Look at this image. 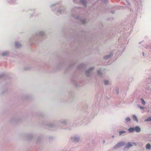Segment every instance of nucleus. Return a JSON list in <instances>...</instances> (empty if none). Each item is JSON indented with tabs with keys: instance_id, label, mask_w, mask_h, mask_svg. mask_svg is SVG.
<instances>
[{
	"instance_id": "8",
	"label": "nucleus",
	"mask_w": 151,
	"mask_h": 151,
	"mask_svg": "<svg viewBox=\"0 0 151 151\" xmlns=\"http://www.w3.org/2000/svg\"><path fill=\"white\" fill-rule=\"evenodd\" d=\"M132 117L133 119L136 122H138L137 117L135 115H132Z\"/></svg>"
},
{
	"instance_id": "19",
	"label": "nucleus",
	"mask_w": 151,
	"mask_h": 151,
	"mask_svg": "<svg viewBox=\"0 0 151 151\" xmlns=\"http://www.w3.org/2000/svg\"><path fill=\"white\" fill-rule=\"evenodd\" d=\"M140 100H141L142 104L143 105H145V102L143 98H141Z\"/></svg>"
},
{
	"instance_id": "3",
	"label": "nucleus",
	"mask_w": 151,
	"mask_h": 151,
	"mask_svg": "<svg viewBox=\"0 0 151 151\" xmlns=\"http://www.w3.org/2000/svg\"><path fill=\"white\" fill-rule=\"evenodd\" d=\"M94 69V68L92 67L90 68L88 70L86 71V74L87 76H89L91 74L92 70Z\"/></svg>"
},
{
	"instance_id": "2",
	"label": "nucleus",
	"mask_w": 151,
	"mask_h": 151,
	"mask_svg": "<svg viewBox=\"0 0 151 151\" xmlns=\"http://www.w3.org/2000/svg\"><path fill=\"white\" fill-rule=\"evenodd\" d=\"M134 145L136 146V143L134 142H128L125 145V148L123 149V150H124L125 148H129Z\"/></svg>"
},
{
	"instance_id": "20",
	"label": "nucleus",
	"mask_w": 151,
	"mask_h": 151,
	"mask_svg": "<svg viewBox=\"0 0 151 151\" xmlns=\"http://www.w3.org/2000/svg\"><path fill=\"white\" fill-rule=\"evenodd\" d=\"M104 84L106 85H107L109 83V81L107 80H104Z\"/></svg>"
},
{
	"instance_id": "28",
	"label": "nucleus",
	"mask_w": 151,
	"mask_h": 151,
	"mask_svg": "<svg viewBox=\"0 0 151 151\" xmlns=\"http://www.w3.org/2000/svg\"><path fill=\"white\" fill-rule=\"evenodd\" d=\"M3 76V74H0V78L1 77Z\"/></svg>"
},
{
	"instance_id": "5",
	"label": "nucleus",
	"mask_w": 151,
	"mask_h": 151,
	"mask_svg": "<svg viewBox=\"0 0 151 151\" xmlns=\"http://www.w3.org/2000/svg\"><path fill=\"white\" fill-rule=\"evenodd\" d=\"M113 54L112 52H110L108 55L105 56L104 57V59L106 60L108 59L109 58L111 57L112 56Z\"/></svg>"
},
{
	"instance_id": "25",
	"label": "nucleus",
	"mask_w": 151,
	"mask_h": 151,
	"mask_svg": "<svg viewBox=\"0 0 151 151\" xmlns=\"http://www.w3.org/2000/svg\"><path fill=\"white\" fill-rule=\"evenodd\" d=\"M54 125L52 124H50L49 125V126L50 127H52Z\"/></svg>"
},
{
	"instance_id": "24",
	"label": "nucleus",
	"mask_w": 151,
	"mask_h": 151,
	"mask_svg": "<svg viewBox=\"0 0 151 151\" xmlns=\"http://www.w3.org/2000/svg\"><path fill=\"white\" fill-rule=\"evenodd\" d=\"M116 92L117 94H118L119 93V89L118 88H117L116 89Z\"/></svg>"
},
{
	"instance_id": "7",
	"label": "nucleus",
	"mask_w": 151,
	"mask_h": 151,
	"mask_svg": "<svg viewBox=\"0 0 151 151\" xmlns=\"http://www.w3.org/2000/svg\"><path fill=\"white\" fill-rule=\"evenodd\" d=\"M119 136H124L126 134V132L125 131H119Z\"/></svg>"
},
{
	"instance_id": "23",
	"label": "nucleus",
	"mask_w": 151,
	"mask_h": 151,
	"mask_svg": "<svg viewBox=\"0 0 151 151\" xmlns=\"http://www.w3.org/2000/svg\"><path fill=\"white\" fill-rule=\"evenodd\" d=\"M138 107L139 108L141 109H145V107H144L140 106L139 105L138 106Z\"/></svg>"
},
{
	"instance_id": "1",
	"label": "nucleus",
	"mask_w": 151,
	"mask_h": 151,
	"mask_svg": "<svg viewBox=\"0 0 151 151\" xmlns=\"http://www.w3.org/2000/svg\"><path fill=\"white\" fill-rule=\"evenodd\" d=\"M125 145V143L124 141H120L117 143L113 148V149H116L121 147L124 146Z\"/></svg>"
},
{
	"instance_id": "10",
	"label": "nucleus",
	"mask_w": 151,
	"mask_h": 151,
	"mask_svg": "<svg viewBox=\"0 0 151 151\" xmlns=\"http://www.w3.org/2000/svg\"><path fill=\"white\" fill-rule=\"evenodd\" d=\"M128 131L130 133H132L135 131L134 127H130L128 129Z\"/></svg>"
},
{
	"instance_id": "11",
	"label": "nucleus",
	"mask_w": 151,
	"mask_h": 151,
	"mask_svg": "<svg viewBox=\"0 0 151 151\" xmlns=\"http://www.w3.org/2000/svg\"><path fill=\"white\" fill-rule=\"evenodd\" d=\"M145 148L146 149L150 150L151 148V145L150 144L148 143L146 145Z\"/></svg>"
},
{
	"instance_id": "27",
	"label": "nucleus",
	"mask_w": 151,
	"mask_h": 151,
	"mask_svg": "<svg viewBox=\"0 0 151 151\" xmlns=\"http://www.w3.org/2000/svg\"><path fill=\"white\" fill-rule=\"evenodd\" d=\"M83 64H81V65H80V67H82V66H83ZM80 66H79V67H78V68H79L80 69V68H81V67H80Z\"/></svg>"
},
{
	"instance_id": "30",
	"label": "nucleus",
	"mask_w": 151,
	"mask_h": 151,
	"mask_svg": "<svg viewBox=\"0 0 151 151\" xmlns=\"http://www.w3.org/2000/svg\"><path fill=\"white\" fill-rule=\"evenodd\" d=\"M55 4H52L51 5V6H55Z\"/></svg>"
},
{
	"instance_id": "13",
	"label": "nucleus",
	"mask_w": 151,
	"mask_h": 151,
	"mask_svg": "<svg viewBox=\"0 0 151 151\" xmlns=\"http://www.w3.org/2000/svg\"><path fill=\"white\" fill-rule=\"evenodd\" d=\"M15 45L17 47H19L21 46V45L19 42H16L15 43Z\"/></svg>"
},
{
	"instance_id": "29",
	"label": "nucleus",
	"mask_w": 151,
	"mask_h": 151,
	"mask_svg": "<svg viewBox=\"0 0 151 151\" xmlns=\"http://www.w3.org/2000/svg\"><path fill=\"white\" fill-rule=\"evenodd\" d=\"M58 12L59 13H61V11L60 10H58Z\"/></svg>"
},
{
	"instance_id": "18",
	"label": "nucleus",
	"mask_w": 151,
	"mask_h": 151,
	"mask_svg": "<svg viewBox=\"0 0 151 151\" xmlns=\"http://www.w3.org/2000/svg\"><path fill=\"white\" fill-rule=\"evenodd\" d=\"M101 70H98L97 72V75L99 76H101L102 75V73L100 72Z\"/></svg>"
},
{
	"instance_id": "33",
	"label": "nucleus",
	"mask_w": 151,
	"mask_h": 151,
	"mask_svg": "<svg viewBox=\"0 0 151 151\" xmlns=\"http://www.w3.org/2000/svg\"><path fill=\"white\" fill-rule=\"evenodd\" d=\"M111 12H112L113 14H114V12H113L112 11Z\"/></svg>"
},
{
	"instance_id": "31",
	"label": "nucleus",
	"mask_w": 151,
	"mask_h": 151,
	"mask_svg": "<svg viewBox=\"0 0 151 151\" xmlns=\"http://www.w3.org/2000/svg\"><path fill=\"white\" fill-rule=\"evenodd\" d=\"M114 135H112V138H114Z\"/></svg>"
},
{
	"instance_id": "21",
	"label": "nucleus",
	"mask_w": 151,
	"mask_h": 151,
	"mask_svg": "<svg viewBox=\"0 0 151 151\" xmlns=\"http://www.w3.org/2000/svg\"><path fill=\"white\" fill-rule=\"evenodd\" d=\"M17 1L16 0H12L10 2V3L12 4H16Z\"/></svg>"
},
{
	"instance_id": "17",
	"label": "nucleus",
	"mask_w": 151,
	"mask_h": 151,
	"mask_svg": "<svg viewBox=\"0 0 151 151\" xmlns=\"http://www.w3.org/2000/svg\"><path fill=\"white\" fill-rule=\"evenodd\" d=\"M130 119L129 117H128L125 119V121L126 122H128L130 121Z\"/></svg>"
},
{
	"instance_id": "34",
	"label": "nucleus",
	"mask_w": 151,
	"mask_h": 151,
	"mask_svg": "<svg viewBox=\"0 0 151 151\" xmlns=\"http://www.w3.org/2000/svg\"><path fill=\"white\" fill-rule=\"evenodd\" d=\"M61 128H64L62 127Z\"/></svg>"
},
{
	"instance_id": "16",
	"label": "nucleus",
	"mask_w": 151,
	"mask_h": 151,
	"mask_svg": "<svg viewBox=\"0 0 151 151\" xmlns=\"http://www.w3.org/2000/svg\"><path fill=\"white\" fill-rule=\"evenodd\" d=\"M45 34V32L43 31H40L39 32L38 35L39 36H42Z\"/></svg>"
},
{
	"instance_id": "15",
	"label": "nucleus",
	"mask_w": 151,
	"mask_h": 151,
	"mask_svg": "<svg viewBox=\"0 0 151 151\" xmlns=\"http://www.w3.org/2000/svg\"><path fill=\"white\" fill-rule=\"evenodd\" d=\"M144 121L145 122L151 121V116L147 117L144 120Z\"/></svg>"
},
{
	"instance_id": "9",
	"label": "nucleus",
	"mask_w": 151,
	"mask_h": 151,
	"mask_svg": "<svg viewBox=\"0 0 151 151\" xmlns=\"http://www.w3.org/2000/svg\"><path fill=\"white\" fill-rule=\"evenodd\" d=\"M9 52L8 51H4L1 53V55L3 56H6L8 55Z\"/></svg>"
},
{
	"instance_id": "14",
	"label": "nucleus",
	"mask_w": 151,
	"mask_h": 151,
	"mask_svg": "<svg viewBox=\"0 0 151 151\" xmlns=\"http://www.w3.org/2000/svg\"><path fill=\"white\" fill-rule=\"evenodd\" d=\"M81 3L83 4L85 6L86 4L87 1L86 0H80Z\"/></svg>"
},
{
	"instance_id": "32",
	"label": "nucleus",
	"mask_w": 151,
	"mask_h": 151,
	"mask_svg": "<svg viewBox=\"0 0 151 151\" xmlns=\"http://www.w3.org/2000/svg\"><path fill=\"white\" fill-rule=\"evenodd\" d=\"M143 56H144V52H143Z\"/></svg>"
},
{
	"instance_id": "6",
	"label": "nucleus",
	"mask_w": 151,
	"mask_h": 151,
	"mask_svg": "<svg viewBox=\"0 0 151 151\" xmlns=\"http://www.w3.org/2000/svg\"><path fill=\"white\" fill-rule=\"evenodd\" d=\"M134 129L135 132L137 133L140 132L141 130L140 128L138 126H136L134 127Z\"/></svg>"
},
{
	"instance_id": "26",
	"label": "nucleus",
	"mask_w": 151,
	"mask_h": 151,
	"mask_svg": "<svg viewBox=\"0 0 151 151\" xmlns=\"http://www.w3.org/2000/svg\"><path fill=\"white\" fill-rule=\"evenodd\" d=\"M104 1L105 2H107L108 1V0H102Z\"/></svg>"
},
{
	"instance_id": "12",
	"label": "nucleus",
	"mask_w": 151,
	"mask_h": 151,
	"mask_svg": "<svg viewBox=\"0 0 151 151\" xmlns=\"http://www.w3.org/2000/svg\"><path fill=\"white\" fill-rule=\"evenodd\" d=\"M67 123L66 120H64L61 123V125L65 126L67 125Z\"/></svg>"
},
{
	"instance_id": "35",
	"label": "nucleus",
	"mask_w": 151,
	"mask_h": 151,
	"mask_svg": "<svg viewBox=\"0 0 151 151\" xmlns=\"http://www.w3.org/2000/svg\"><path fill=\"white\" fill-rule=\"evenodd\" d=\"M145 48H147V47H146Z\"/></svg>"
},
{
	"instance_id": "22",
	"label": "nucleus",
	"mask_w": 151,
	"mask_h": 151,
	"mask_svg": "<svg viewBox=\"0 0 151 151\" xmlns=\"http://www.w3.org/2000/svg\"><path fill=\"white\" fill-rule=\"evenodd\" d=\"M81 22L83 24H84L86 23V20L85 19H83L81 20Z\"/></svg>"
},
{
	"instance_id": "4",
	"label": "nucleus",
	"mask_w": 151,
	"mask_h": 151,
	"mask_svg": "<svg viewBox=\"0 0 151 151\" xmlns=\"http://www.w3.org/2000/svg\"><path fill=\"white\" fill-rule=\"evenodd\" d=\"M80 139V137L78 135H75L72 137V139L74 142H78Z\"/></svg>"
}]
</instances>
